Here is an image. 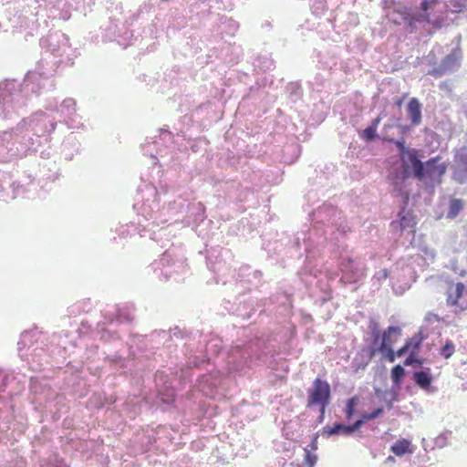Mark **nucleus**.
<instances>
[{
	"instance_id": "obj_16",
	"label": "nucleus",
	"mask_w": 467,
	"mask_h": 467,
	"mask_svg": "<svg viewBox=\"0 0 467 467\" xmlns=\"http://www.w3.org/2000/svg\"><path fill=\"white\" fill-rule=\"evenodd\" d=\"M406 25L410 27H413L418 23H430L431 16L430 10L420 8L415 13L407 14L404 17Z\"/></svg>"
},
{
	"instance_id": "obj_3",
	"label": "nucleus",
	"mask_w": 467,
	"mask_h": 467,
	"mask_svg": "<svg viewBox=\"0 0 467 467\" xmlns=\"http://www.w3.org/2000/svg\"><path fill=\"white\" fill-rule=\"evenodd\" d=\"M22 99L20 91H18L14 82H5L0 85V115L3 118H10L13 112L21 107L20 99Z\"/></svg>"
},
{
	"instance_id": "obj_44",
	"label": "nucleus",
	"mask_w": 467,
	"mask_h": 467,
	"mask_svg": "<svg viewBox=\"0 0 467 467\" xmlns=\"http://www.w3.org/2000/svg\"><path fill=\"white\" fill-rule=\"evenodd\" d=\"M360 419L362 420V421L364 422V424L369 420H371V418L369 416V412L368 413H363L361 416H360Z\"/></svg>"
},
{
	"instance_id": "obj_38",
	"label": "nucleus",
	"mask_w": 467,
	"mask_h": 467,
	"mask_svg": "<svg viewBox=\"0 0 467 467\" xmlns=\"http://www.w3.org/2000/svg\"><path fill=\"white\" fill-rule=\"evenodd\" d=\"M383 411H384L383 408L379 407V408L374 409L371 412H369V416H370L371 420H374V419L379 418L383 413Z\"/></svg>"
},
{
	"instance_id": "obj_33",
	"label": "nucleus",
	"mask_w": 467,
	"mask_h": 467,
	"mask_svg": "<svg viewBox=\"0 0 467 467\" xmlns=\"http://www.w3.org/2000/svg\"><path fill=\"white\" fill-rule=\"evenodd\" d=\"M76 106V101L73 99H67L62 102V107L67 109V110L74 111Z\"/></svg>"
},
{
	"instance_id": "obj_19",
	"label": "nucleus",
	"mask_w": 467,
	"mask_h": 467,
	"mask_svg": "<svg viewBox=\"0 0 467 467\" xmlns=\"http://www.w3.org/2000/svg\"><path fill=\"white\" fill-rule=\"evenodd\" d=\"M405 375L406 370L404 367L400 364L395 365L390 370V379L393 387L400 388L403 383Z\"/></svg>"
},
{
	"instance_id": "obj_37",
	"label": "nucleus",
	"mask_w": 467,
	"mask_h": 467,
	"mask_svg": "<svg viewBox=\"0 0 467 467\" xmlns=\"http://www.w3.org/2000/svg\"><path fill=\"white\" fill-rule=\"evenodd\" d=\"M397 127L400 130V133L402 136L401 138H404V136L408 135L410 132V126L409 125L397 124Z\"/></svg>"
},
{
	"instance_id": "obj_34",
	"label": "nucleus",
	"mask_w": 467,
	"mask_h": 467,
	"mask_svg": "<svg viewBox=\"0 0 467 467\" xmlns=\"http://www.w3.org/2000/svg\"><path fill=\"white\" fill-rule=\"evenodd\" d=\"M424 321L427 323L439 322L440 317L432 312H428L424 317Z\"/></svg>"
},
{
	"instance_id": "obj_15",
	"label": "nucleus",
	"mask_w": 467,
	"mask_h": 467,
	"mask_svg": "<svg viewBox=\"0 0 467 467\" xmlns=\"http://www.w3.org/2000/svg\"><path fill=\"white\" fill-rule=\"evenodd\" d=\"M366 352L369 360L373 359L378 353L381 354L382 358L390 363H393L397 358L393 347H368Z\"/></svg>"
},
{
	"instance_id": "obj_41",
	"label": "nucleus",
	"mask_w": 467,
	"mask_h": 467,
	"mask_svg": "<svg viewBox=\"0 0 467 467\" xmlns=\"http://www.w3.org/2000/svg\"><path fill=\"white\" fill-rule=\"evenodd\" d=\"M327 407H319V416L317 419V423H322L325 419V412Z\"/></svg>"
},
{
	"instance_id": "obj_18",
	"label": "nucleus",
	"mask_w": 467,
	"mask_h": 467,
	"mask_svg": "<svg viewBox=\"0 0 467 467\" xmlns=\"http://www.w3.org/2000/svg\"><path fill=\"white\" fill-rule=\"evenodd\" d=\"M427 338V336L422 333V330H419L411 337L405 340V344L410 348V352H419L422 342Z\"/></svg>"
},
{
	"instance_id": "obj_24",
	"label": "nucleus",
	"mask_w": 467,
	"mask_h": 467,
	"mask_svg": "<svg viewBox=\"0 0 467 467\" xmlns=\"http://www.w3.org/2000/svg\"><path fill=\"white\" fill-rule=\"evenodd\" d=\"M217 383V379L210 374H203L199 379V385L202 391H205L206 388L210 389L216 388Z\"/></svg>"
},
{
	"instance_id": "obj_55",
	"label": "nucleus",
	"mask_w": 467,
	"mask_h": 467,
	"mask_svg": "<svg viewBox=\"0 0 467 467\" xmlns=\"http://www.w3.org/2000/svg\"><path fill=\"white\" fill-rule=\"evenodd\" d=\"M464 113H465V116L467 118V109H465Z\"/></svg>"
},
{
	"instance_id": "obj_46",
	"label": "nucleus",
	"mask_w": 467,
	"mask_h": 467,
	"mask_svg": "<svg viewBox=\"0 0 467 467\" xmlns=\"http://www.w3.org/2000/svg\"><path fill=\"white\" fill-rule=\"evenodd\" d=\"M170 332H172V335H173L174 337H179L181 336V334H182V331H181V330H180V328H178V327H174V328H173V329H171Z\"/></svg>"
},
{
	"instance_id": "obj_8",
	"label": "nucleus",
	"mask_w": 467,
	"mask_h": 467,
	"mask_svg": "<svg viewBox=\"0 0 467 467\" xmlns=\"http://www.w3.org/2000/svg\"><path fill=\"white\" fill-rule=\"evenodd\" d=\"M452 178L462 184L467 182V147L456 150L453 159Z\"/></svg>"
},
{
	"instance_id": "obj_50",
	"label": "nucleus",
	"mask_w": 467,
	"mask_h": 467,
	"mask_svg": "<svg viewBox=\"0 0 467 467\" xmlns=\"http://www.w3.org/2000/svg\"><path fill=\"white\" fill-rule=\"evenodd\" d=\"M387 461H389V462H394V457H392V456H389V457L387 458Z\"/></svg>"
},
{
	"instance_id": "obj_40",
	"label": "nucleus",
	"mask_w": 467,
	"mask_h": 467,
	"mask_svg": "<svg viewBox=\"0 0 467 467\" xmlns=\"http://www.w3.org/2000/svg\"><path fill=\"white\" fill-rule=\"evenodd\" d=\"M318 436H319V432H317V433H315L312 436V440H311V442H310V447H311V450H313V451L317 450Z\"/></svg>"
},
{
	"instance_id": "obj_7",
	"label": "nucleus",
	"mask_w": 467,
	"mask_h": 467,
	"mask_svg": "<svg viewBox=\"0 0 467 467\" xmlns=\"http://www.w3.org/2000/svg\"><path fill=\"white\" fill-rule=\"evenodd\" d=\"M390 185L394 192L401 197V206L400 211H409L408 205L411 195V181L402 173H394L388 175Z\"/></svg>"
},
{
	"instance_id": "obj_39",
	"label": "nucleus",
	"mask_w": 467,
	"mask_h": 467,
	"mask_svg": "<svg viewBox=\"0 0 467 467\" xmlns=\"http://www.w3.org/2000/svg\"><path fill=\"white\" fill-rule=\"evenodd\" d=\"M389 395L391 396V397H390V399H389V400H387V399L385 398V400H386V402H387V407H388L389 409H391V408H392V405H393V402H394L395 400H397V392H396V391H392L391 393H389Z\"/></svg>"
},
{
	"instance_id": "obj_25",
	"label": "nucleus",
	"mask_w": 467,
	"mask_h": 467,
	"mask_svg": "<svg viewBox=\"0 0 467 467\" xmlns=\"http://www.w3.org/2000/svg\"><path fill=\"white\" fill-rule=\"evenodd\" d=\"M358 404V398L357 396H353L349 398L346 402L345 407V416L348 420H352L354 415L357 412V406Z\"/></svg>"
},
{
	"instance_id": "obj_42",
	"label": "nucleus",
	"mask_w": 467,
	"mask_h": 467,
	"mask_svg": "<svg viewBox=\"0 0 467 467\" xmlns=\"http://www.w3.org/2000/svg\"><path fill=\"white\" fill-rule=\"evenodd\" d=\"M380 121H381V116L379 115V117H377L371 120L369 126L378 130V127H379Z\"/></svg>"
},
{
	"instance_id": "obj_48",
	"label": "nucleus",
	"mask_w": 467,
	"mask_h": 467,
	"mask_svg": "<svg viewBox=\"0 0 467 467\" xmlns=\"http://www.w3.org/2000/svg\"><path fill=\"white\" fill-rule=\"evenodd\" d=\"M402 102H403V99H398L396 101H395V105L399 108L401 107L402 105Z\"/></svg>"
},
{
	"instance_id": "obj_30",
	"label": "nucleus",
	"mask_w": 467,
	"mask_h": 467,
	"mask_svg": "<svg viewBox=\"0 0 467 467\" xmlns=\"http://www.w3.org/2000/svg\"><path fill=\"white\" fill-rule=\"evenodd\" d=\"M451 6L455 12L460 13L467 6V0H452Z\"/></svg>"
},
{
	"instance_id": "obj_29",
	"label": "nucleus",
	"mask_w": 467,
	"mask_h": 467,
	"mask_svg": "<svg viewBox=\"0 0 467 467\" xmlns=\"http://www.w3.org/2000/svg\"><path fill=\"white\" fill-rule=\"evenodd\" d=\"M304 462L308 467H314L317 462V456L309 450L305 449Z\"/></svg>"
},
{
	"instance_id": "obj_28",
	"label": "nucleus",
	"mask_w": 467,
	"mask_h": 467,
	"mask_svg": "<svg viewBox=\"0 0 467 467\" xmlns=\"http://www.w3.org/2000/svg\"><path fill=\"white\" fill-rule=\"evenodd\" d=\"M454 350H455V346L452 343V341L447 340L445 342V344L442 346V348H441L440 353L445 359H448L453 355Z\"/></svg>"
},
{
	"instance_id": "obj_1",
	"label": "nucleus",
	"mask_w": 467,
	"mask_h": 467,
	"mask_svg": "<svg viewBox=\"0 0 467 467\" xmlns=\"http://www.w3.org/2000/svg\"><path fill=\"white\" fill-rule=\"evenodd\" d=\"M272 351L268 343L262 338H254L244 345L234 347L228 355L227 364L230 371L244 373L257 362H265Z\"/></svg>"
},
{
	"instance_id": "obj_6",
	"label": "nucleus",
	"mask_w": 467,
	"mask_h": 467,
	"mask_svg": "<svg viewBox=\"0 0 467 467\" xmlns=\"http://www.w3.org/2000/svg\"><path fill=\"white\" fill-rule=\"evenodd\" d=\"M462 50L459 47L452 48L450 54L446 55L439 66L428 71V75L440 78L448 73H453L461 67Z\"/></svg>"
},
{
	"instance_id": "obj_22",
	"label": "nucleus",
	"mask_w": 467,
	"mask_h": 467,
	"mask_svg": "<svg viewBox=\"0 0 467 467\" xmlns=\"http://www.w3.org/2000/svg\"><path fill=\"white\" fill-rule=\"evenodd\" d=\"M426 359L418 357V352H410L403 361V366L422 368Z\"/></svg>"
},
{
	"instance_id": "obj_27",
	"label": "nucleus",
	"mask_w": 467,
	"mask_h": 467,
	"mask_svg": "<svg viewBox=\"0 0 467 467\" xmlns=\"http://www.w3.org/2000/svg\"><path fill=\"white\" fill-rule=\"evenodd\" d=\"M369 329H370V344L378 343L380 340V328L379 325L377 321L371 320L369 322Z\"/></svg>"
},
{
	"instance_id": "obj_21",
	"label": "nucleus",
	"mask_w": 467,
	"mask_h": 467,
	"mask_svg": "<svg viewBox=\"0 0 467 467\" xmlns=\"http://www.w3.org/2000/svg\"><path fill=\"white\" fill-rule=\"evenodd\" d=\"M463 208V203L461 199L452 198L450 201L446 217L449 219L456 218Z\"/></svg>"
},
{
	"instance_id": "obj_12",
	"label": "nucleus",
	"mask_w": 467,
	"mask_h": 467,
	"mask_svg": "<svg viewBox=\"0 0 467 467\" xmlns=\"http://www.w3.org/2000/svg\"><path fill=\"white\" fill-rule=\"evenodd\" d=\"M321 435L327 439L333 436H351L353 432L350 425L342 421H337L333 426H325L321 431Z\"/></svg>"
},
{
	"instance_id": "obj_11",
	"label": "nucleus",
	"mask_w": 467,
	"mask_h": 467,
	"mask_svg": "<svg viewBox=\"0 0 467 467\" xmlns=\"http://www.w3.org/2000/svg\"><path fill=\"white\" fill-rule=\"evenodd\" d=\"M408 119L411 127L419 126L422 119V104L417 98H411L406 106Z\"/></svg>"
},
{
	"instance_id": "obj_35",
	"label": "nucleus",
	"mask_w": 467,
	"mask_h": 467,
	"mask_svg": "<svg viewBox=\"0 0 467 467\" xmlns=\"http://www.w3.org/2000/svg\"><path fill=\"white\" fill-rule=\"evenodd\" d=\"M349 425H350L351 431H352V432L354 434L355 432L359 431V429L364 425V422L362 421V420L359 417L352 424H349Z\"/></svg>"
},
{
	"instance_id": "obj_9",
	"label": "nucleus",
	"mask_w": 467,
	"mask_h": 467,
	"mask_svg": "<svg viewBox=\"0 0 467 467\" xmlns=\"http://www.w3.org/2000/svg\"><path fill=\"white\" fill-rule=\"evenodd\" d=\"M402 335V329L399 326H389L381 334L380 340L375 344H369L368 347H392Z\"/></svg>"
},
{
	"instance_id": "obj_36",
	"label": "nucleus",
	"mask_w": 467,
	"mask_h": 467,
	"mask_svg": "<svg viewBox=\"0 0 467 467\" xmlns=\"http://www.w3.org/2000/svg\"><path fill=\"white\" fill-rule=\"evenodd\" d=\"M407 353H410V348L405 343L401 348H400L398 350L395 351L397 358L403 357Z\"/></svg>"
},
{
	"instance_id": "obj_13",
	"label": "nucleus",
	"mask_w": 467,
	"mask_h": 467,
	"mask_svg": "<svg viewBox=\"0 0 467 467\" xmlns=\"http://www.w3.org/2000/svg\"><path fill=\"white\" fill-rule=\"evenodd\" d=\"M399 222H392L391 227L394 230H400L401 233L406 230H410L414 232V227L416 225L415 217L410 211H400L399 212Z\"/></svg>"
},
{
	"instance_id": "obj_31",
	"label": "nucleus",
	"mask_w": 467,
	"mask_h": 467,
	"mask_svg": "<svg viewBox=\"0 0 467 467\" xmlns=\"http://www.w3.org/2000/svg\"><path fill=\"white\" fill-rule=\"evenodd\" d=\"M160 400L161 402L164 403V404H171L175 398H174V394L172 392H168V393H160Z\"/></svg>"
},
{
	"instance_id": "obj_2",
	"label": "nucleus",
	"mask_w": 467,
	"mask_h": 467,
	"mask_svg": "<svg viewBox=\"0 0 467 467\" xmlns=\"http://www.w3.org/2000/svg\"><path fill=\"white\" fill-rule=\"evenodd\" d=\"M447 164L441 161V157L437 155L422 161L420 152L409 163L407 169L400 173L409 180L414 178L422 182L427 189H433L435 185L441 182L442 176L446 173Z\"/></svg>"
},
{
	"instance_id": "obj_53",
	"label": "nucleus",
	"mask_w": 467,
	"mask_h": 467,
	"mask_svg": "<svg viewBox=\"0 0 467 467\" xmlns=\"http://www.w3.org/2000/svg\"><path fill=\"white\" fill-rule=\"evenodd\" d=\"M51 130H55V124L54 123H51Z\"/></svg>"
},
{
	"instance_id": "obj_45",
	"label": "nucleus",
	"mask_w": 467,
	"mask_h": 467,
	"mask_svg": "<svg viewBox=\"0 0 467 467\" xmlns=\"http://www.w3.org/2000/svg\"><path fill=\"white\" fill-rule=\"evenodd\" d=\"M388 274H389V273H388V270H387V269H383V270H381V271L379 273V279H380V278L386 279V278L388 277Z\"/></svg>"
},
{
	"instance_id": "obj_20",
	"label": "nucleus",
	"mask_w": 467,
	"mask_h": 467,
	"mask_svg": "<svg viewBox=\"0 0 467 467\" xmlns=\"http://www.w3.org/2000/svg\"><path fill=\"white\" fill-rule=\"evenodd\" d=\"M465 285L462 282H458L455 285L454 294H448L447 303L451 306H459V301L462 298Z\"/></svg>"
},
{
	"instance_id": "obj_54",
	"label": "nucleus",
	"mask_w": 467,
	"mask_h": 467,
	"mask_svg": "<svg viewBox=\"0 0 467 467\" xmlns=\"http://www.w3.org/2000/svg\"><path fill=\"white\" fill-rule=\"evenodd\" d=\"M464 309V306L462 305H461V310H463Z\"/></svg>"
},
{
	"instance_id": "obj_32",
	"label": "nucleus",
	"mask_w": 467,
	"mask_h": 467,
	"mask_svg": "<svg viewBox=\"0 0 467 467\" xmlns=\"http://www.w3.org/2000/svg\"><path fill=\"white\" fill-rule=\"evenodd\" d=\"M440 4V0H420V7L431 10Z\"/></svg>"
},
{
	"instance_id": "obj_23",
	"label": "nucleus",
	"mask_w": 467,
	"mask_h": 467,
	"mask_svg": "<svg viewBox=\"0 0 467 467\" xmlns=\"http://www.w3.org/2000/svg\"><path fill=\"white\" fill-rule=\"evenodd\" d=\"M207 360L203 358H199L197 357H192L189 359L188 364L185 368L182 369V377L183 379H187L190 375V371L193 368H201L203 363Z\"/></svg>"
},
{
	"instance_id": "obj_47",
	"label": "nucleus",
	"mask_w": 467,
	"mask_h": 467,
	"mask_svg": "<svg viewBox=\"0 0 467 467\" xmlns=\"http://www.w3.org/2000/svg\"><path fill=\"white\" fill-rule=\"evenodd\" d=\"M395 126L397 127V124H385L383 127V131L387 132L389 130L393 129Z\"/></svg>"
},
{
	"instance_id": "obj_5",
	"label": "nucleus",
	"mask_w": 467,
	"mask_h": 467,
	"mask_svg": "<svg viewBox=\"0 0 467 467\" xmlns=\"http://www.w3.org/2000/svg\"><path fill=\"white\" fill-rule=\"evenodd\" d=\"M381 140L386 142L392 143L396 146L399 153V157L400 159V164L397 167H392L389 174L400 173L404 169H407V166L414 159V157L420 152L419 150L410 149L406 145V140L404 138L394 139L389 137L388 135H383Z\"/></svg>"
},
{
	"instance_id": "obj_10",
	"label": "nucleus",
	"mask_w": 467,
	"mask_h": 467,
	"mask_svg": "<svg viewBox=\"0 0 467 467\" xmlns=\"http://www.w3.org/2000/svg\"><path fill=\"white\" fill-rule=\"evenodd\" d=\"M412 379L417 387L425 391H433V376L431 368H422L412 372Z\"/></svg>"
},
{
	"instance_id": "obj_49",
	"label": "nucleus",
	"mask_w": 467,
	"mask_h": 467,
	"mask_svg": "<svg viewBox=\"0 0 467 467\" xmlns=\"http://www.w3.org/2000/svg\"><path fill=\"white\" fill-rule=\"evenodd\" d=\"M169 333H170V332H167V331L162 330V331H160V332H159V335H160V336H161V335H162V336H163V337H164L165 336H168L169 337H171V336L169 335Z\"/></svg>"
},
{
	"instance_id": "obj_17",
	"label": "nucleus",
	"mask_w": 467,
	"mask_h": 467,
	"mask_svg": "<svg viewBox=\"0 0 467 467\" xmlns=\"http://www.w3.org/2000/svg\"><path fill=\"white\" fill-rule=\"evenodd\" d=\"M391 452L398 456L402 457L407 453H412L411 442L408 439H400L394 442L390 447Z\"/></svg>"
},
{
	"instance_id": "obj_26",
	"label": "nucleus",
	"mask_w": 467,
	"mask_h": 467,
	"mask_svg": "<svg viewBox=\"0 0 467 467\" xmlns=\"http://www.w3.org/2000/svg\"><path fill=\"white\" fill-rule=\"evenodd\" d=\"M359 137L367 142L375 141L379 139V135L375 128L368 126L366 129L358 132Z\"/></svg>"
},
{
	"instance_id": "obj_43",
	"label": "nucleus",
	"mask_w": 467,
	"mask_h": 467,
	"mask_svg": "<svg viewBox=\"0 0 467 467\" xmlns=\"http://www.w3.org/2000/svg\"><path fill=\"white\" fill-rule=\"evenodd\" d=\"M343 271L348 272L350 271L354 273V270L352 268V261H348L347 264L343 265Z\"/></svg>"
},
{
	"instance_id": "obj_14",
	"label": "nucleus",
	"mask_w": 467,
	"mask_h": 467,
	"mask_svg": "<svg viewBox=\"0 0 467 467\" xmlns=\"http://www.w3.org/2000/svg\"><path fill=\"white\" fill-rule=\"evenodd\" d=\"M42 116L43 112H37L35 116L31 118H24L15 129H12L11 131H5L4 132V135H9L11 137L12 133H14L16 136H19L23 134L25 131L29 130V128H31L32 130H34V134L37 135V131L35 130L33 125H36V116Z\"/></svg>"
},
{
	"instance_id": "obj_51",
	"label": "nucleus",
	"mask_w": 467,
	"mask_h": 467,
	"mask_svg": "<svg viewBox=\"0 0 467 467\" xmlns=\"http://www.w3.org/2000/svg\"><path fill=\"white\" fill-rule=\"evenodd\" d=\"M380 393H381V389H376L377 396H379Z\"/></svg>"
},
{
	"instance_id": "obj_4",
	"label": "nucleus",
	"mask_w": 467,
	"mask_h": 467,
	"mask_svg": "<svg viewBox=\"0 0 467 467\" xmlns=\"http://www.w3.org/2000/svg\"><path fill=\"white\" fill-rule=\"evenodd\" d=\"M331 401L330 384L320 378H316L312 386L307 389V408L314 406L327 407Z\"/></svg>"
},
{
	"instance_id": "obj_52",
	"label": "nucleus",
	"mask_w": 467,
	"mask_h": 467,
	"mask_svg": "<svg viewBox=\"0 0 467 467\" xmlns=\"http://www.w3.org/2000/svg\"><path fill=\"white\" fill-rule=\"evenodd\" d=\"M264 26H267V27H271V23L270 22H266Z\"/></svg>"
}]
</instances>
